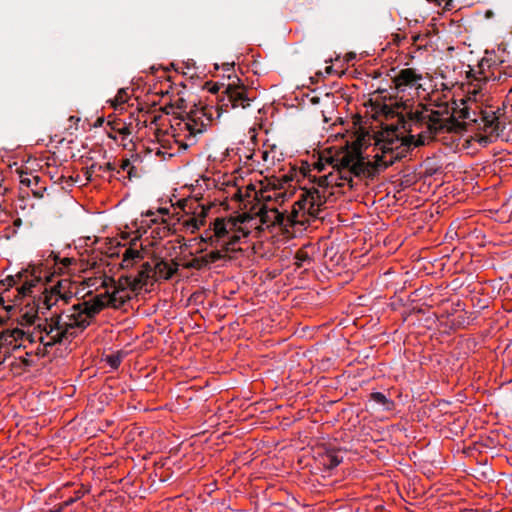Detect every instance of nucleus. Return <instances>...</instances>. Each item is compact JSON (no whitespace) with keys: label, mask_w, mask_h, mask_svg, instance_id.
<instances>
[{"label":"nucleus","mask_w":512,"mask_h":512,"mask_svg":"<svg viewBox=\"0 0 512 512\" xmlns=\"http://www.w3.org/2000/svg\"><path fill=\"white\" fill-rule=\"evenodd\" d=\"M148 257V249L142 243L139 249L134 243L125 249L121 260V268L128 270L129 273L122 276L118 282L107 276L87 278L85 280L87 287L95 290L101 287L104 291L65 310L56 325L51 324L50 330L41 336L40 344L43 348H37L36 353L44 355L47 347L63 339L74 337L85 329L103 308L107 306L119 308L132 298L134 292L154 281L168 280L178 270V264L174 261L168 262L156 255H153L149 261L146 260Z\"/></svg>","instance_id":"obj_1"},{"label":"nucleus","mask_w":512,"mask_h":512,"mask_svg":"<svg viewBox=\"0 0 512 512\" xmlns=\"http://www.w3.org/2000/svg\"><path fill=\"white\" fill-rule=\"evenodd\" d=\"M71 262L70 258L58 262L56 255L50 252L45 260L34 263V342L40 343L51 324L56 325L65 312L61 311V304H67L79 292L78 283L67 277L52 283L54 275L63 273Z\"/></svg>","instance_id":"obj_2"},{"label":"nucleus","mask_w":512,"mask_h":512,"mask_svg":"<svg viewBox=\"0 0 512 512\" xmlns=\"http://www.w3.org/2000/svg\"><path fill=\"white\" fill-rule=\"evenodd\" d=\"M404 127L408 136H400L396 130H387L375 143V167L385 169L400 159L406 151L414 146L424 145L437 134L450 131L454 127L452 114L448 108L438 110L418 107L408 112Z\"/></svg>","instance_id":"obj_3"},{"label":"nucleus","mask_w":512,"mask_h":512,"mask_svg":"<svg viewBox=\"0 0 512 512\" xmlns=\"http://www.w3.org/2000/svg\"><path fill=\"white\" fill-rule=\"evenodd\" d=\"M362 139L358 138L351 146L339 151L329 160L333 171L325 175L314 177L316 187L303 189L301 195L291 214V222H299V214L317 217L321 207L325 203L326 196L320 189L333 186H344L348 183L350 186L354 176H360L368 172L369 162L362 156Z\"/></svg>","instance_id":"obj_4"},{"label":"nucleus","mask_w":512,"mask_h":512,"mask_svg":"<svg viewBox=\"0 0 512 512\" xmlns=\"http://www.w3.org/2000/svg\"><path fill=\"white\" fill-rule=\"evenodd\" d=\"M484 94L481 89L470 88L467 96L462 100L463 107L459 109L458 116L466 123H475L479 129L483 130L485 136L480 138V142H487L488 137L498 135L501 127L500 110H494L492 107H483L482 99Z\"/></svg>","instance_id":"obj_5"},{"label":"nucleus","mask_w":512,"mask_h":512,"mask_svg":"<svg viewBox=\"0 0 512 512\" xmlns=\"http://www.w3.org/2000/svg\"><path fill=\"white\" fill-rule=\"evenodd\" d=\"M253 230H263L257 214L243 213L237 217L217 219L210 243L222 247L225 251H235L240 240L247 237Z\"/></svg>","instance_id":"obj_6"},{"label":"nucleus","mask_w":512,"mask_h":512,"mask_svg":"<svg viewBox=\"0 0 512 512\" xmlns=\"http://www.w3.org/2000/svg\"><path fill=\"white\" fill-rule=\"evenodd\" d=\"M213 118V109L204 106H195L185 116L172 125L173 136L184 148L196 143V137L202 134L210 125Z\"/></svg>","instance_id":"obj_7"},{"label":"nucleus","mask_w":512,"mask_h":512,"mask_svg":"<svg viewBox=\"0 0 512 512\" xmlns=\"http://www.w3.org/2000/svg\"><path fill=\"white\" fill-rule=\"evenodd\" d=\"M250 101L251 98L248 96L247 90L244 87L229 84L223 91V95L220 99L219 110L226 112L229 106L231 108H246L250 105Z\"/></svg>","instance_id":"obj_8"},{"label":"nucleus","mask_w":512,"mask_h":512,"mask_svg":"<svg viewBox=\"0 0 512 512\" xmlns=\"http://www.w3.org/2000/svg\"><path fill=\"white\" fill-rule=\"evenodd\" d=\"M422 81V74L413 68L402 69L393 79L398 92H408L409 94L411 91L417 92L419 89H422Z\"/></svg>","instance_id":"obj_9"},{"label":"nucleus","mask_w":512,"mask_h":512,"mask_svg":"<svg viewBox=\"0 0 512 512\" xmlns=\"http://www.w3.org/2000/svg\"><path fill=\"white\" fill-rule=\"evenodd\" d=\"M3 285L16 287L18 299L28 296L32 292V272L29 269H21L14 275L8 276L2 281Z\"/></svg>","instance_id":"obj_10"},{"label":"nucleus","mask_w":512,"mask_h":512,"mask_svg":"<svg viewBox=\"0 0 512 512\" xmlns=\"http://www.w3.org/2000/svg\"><path fill=\"white\" fill-rule=\"evenodd\" d=\"M256 214L263 229L277 225L286 226V221L289 220L276 206L263 205Z\"/></svg>","instance_id":"obj_11"},{"label":"nucleus","mask_w":512,"mask_h":512,"mask_svg":"<svg viewBox=\"0 0 512 512\" xmlns=\"http://www.w3.org/2000/svg\"><path fill=\"white\" fill-rule=\"evenodd\" d=\"M207 209L203 206H199L196 210L190 215L187 214L183 216L179 221L185 232L195 233L202 226H204L206 222Z\"/></svg>","instance_id":"obj_12"},{"label":"nucleus","mask_w":512,"mask_h":512,"mask_svg":"<svg viewBox=\"0 0 512 512\" xmlns=\"http://www.w3.org/2000/svg\"><path fill=\"white\" fill-rule=\"evenodd\" d=\"M370 401L383 411H391L394 408V402L381 392H373L370 395Z\"/></svg>","instance_id":"obj_13"},{"label":"nucleus","mask_w":512,"mask_h":512,"mask_svg":"<svg viewBox=\"0 0 512 512\" xmlns=\"http://www.w3.org/2000/svg\"><path fill=\"white\" fill-rule=\"evenodd\" d=\"M288 197V193L282 189H273L267 195H262L264 200L274 201L276 204L284 203Z\"/></svg>","instance_id":"obj_14"},{"label":"nucleus","mask_w":512,"mask_h":512,"mask_svg":"<svg viewBox=\"0 0 512 512\" xmlns=\"http://www.w3.org/2000/svg\"><path fill=\"white\" fill-rule=\"evenodd\" d=\"M130 98V92L128 89L126 88H122L120 89L116 96L114 97L113 100H111V105L115 108V109H118L119 107H121L123 104H125L128 99Z\"/></svg>","instance_id":"obj_15"},{"label":"nucleus","mask_w":512,"mask_h":512,"mask_svg":"<svg viewBox=\"0 0 512 512\" xmlns=\"http://www.w3.org/2000/svg\"><path fill=\"white\" fill-rule=\"evenodd\" d=\"M342 462V457H340L335 452H328L324 458V464L329 468L333 469L337 467Z\"/></svg>","instance_id":"obj_16"},{"label":"nucleus","mask_w":512,"mask_h":512,"mask_svg":"<svg viewBox=\"0 0 512 512\" xmlns=\"http://www.w3.org/2000/svg\"><path fill=\"white\" fill-rule=\"evenodd\" d=\"M121 171H126L128 175V179L131 180L134 177H137V173L135 170V167L132 166L129 159H124L120 165V169L117 170V173L119 174Z\"/></svg>","instance_id":"obj_17"},{"label":"nucleus","mask_w":512,"mask_h":512,"mask_svg":"<svg viewBox=\"0 0 512 512\" xmlns=\"http://www.w3.org/2000/svg\"><path fill=\"white\" fill-rule=\"evenodd\" d=\"M96 169H98L99 171H114L115 170L114 166L111 163H106L104 165L93 164L91 166V170L95 171Z\"/></svg>","instance_id":"obj_18"},{"label":"nucleus","mask_w":512,"mask_h":512,"mask_svg":"<svg viewBox=\"0 0 512 512\" xmlns=\"http://www.w3.org/2000/svg\"><path fill=\"white\" fill-rule=\"evenodd\" d=\"M108 363L112 368H117L120 364V357L119 356H109Z\"/></svg>","instance_id":"obj_19"},{"label":"nucleus","mask_w":512,"mask_h":512,"mask_svg":"<svg viewBox=\"0 0 512 512\" xmlns=\"http://www.w3.org/2000/svg\"><path fill=\"white\" fill-rule=\"evenodd\" d=\"M221 257H222L221 251H214V252H211V254H210V258L212 261H216V260L220 259Z\"/></svg>","instance_id":"obj_20"},{"label":"nucleus","mask_w":512,"mask_h":512,"mask_svg":"<svg viewBox=\"0 0 512 512\" xmlns=\"http://www.w3.org/2000/svg\"><path fill=\"white\" fill-rule=\"evenodd\" d=\"M20 184L25 186V187H29L31 185V180L28 177H23L21 175Z\"/></svg>","instance_id":"obj_21"},{"label":"nucleus","mask_w":512,"mask_h":512,"mask_svg":"<svg viewBox=\"0 0 512 512\" xmlns=\"http://www.w3.org/2000/svg\"><path fill=\"white\" fill-rule=\"evenodd\" d=\"M118 131H119V133H120L121 135H123V138H124L125 136L130 135V133H131V132H130L129 127H127V126H124V127L120 128Z\"/></svg>","instance_id":"obj_22"},{"label":"nucleus","mask_w":512,"mask_h":512,"mask_svg":"<svg viewBox=\"0 0 512 512\" xmlns=\"http://www.w3.org/2000/svg\"><path fill=\"white\" fill-rule=\"evenodd\" d=\"M307 258H308V255H307L306 253H304V252H299V253L297 254V259H298L299 261H304V260H306Z\"/></svg>","instance_id":"obj_23"},{"label":"nucleus","mask_w":512,"mask_h":512,"mask_svg":"<svg viewBox=\"0 0 512 512\" xmlns=\"http://www.w3.org/2000/svg\"><path fill=\"white\" fill-rule=\"evenodd\" d=\"M23 362H24L25 366H27V367L30 366V360L28 358H24Z\"/></svg>","instance_id":"obj_24"},{"label":"nucleus","mask_w":512,"mask_h":512,"mask_svg":"<svg viewBox=\"0 0 512 512\" xmlns=\"http://www.w3.org/2000/svg\"><path fill=\"white\" fill-rule=\"evenodd\" d=\"M14 225H16V226H20V225H21V219H20V218H17V219L14 221Z\"/></svg>","instance_id":"obj_25"},{"label":"nucleus","mask_w":512,"mask_h":512,"mask_svg":"<svg viewBox=\"0 0 512 512\" xmlns=\"http://www.w3.org/2000/svg\"><path fill=\"white\" fill-rule=\"evenodd\" d=\"M3 340H6V337L2 333H0V345L2 344Z\"/></svg>","instance_id":"obj_26"},{"label":"nucleus","mask_w":512,"mask_h":512,"mask_svg":"<svg viewBox=\"0 0 512 512\" xmlns=\"http://www.w3.org/2000/svg\"><path fill=\"white\" fill-rule=\"evenodd\" d=\"M33 180H34V185H36L39 182V177L38 176H34Z\"/></svg>","instance_id":"obj_27"},{"label":"nucleus","mask_w":512,"mask_h":512,"mask_svg":"<svg viewBox=\"0 0 512 512\" xmlns=\"http://www.w3.org/2000/svg\"><path fill=\"white\" fill-rule=\"evenodd\" d=\"M27 340L32 343V335H27Z\"/></svg>","instance_id":"obj_28"},{"label":"nucleus","mask_w":512,"mask_h":512,"mask_svg":"<svg viewBox=\"0 0 512 512\" xmlns=\"http://www.w3.org/2000/svg\"><path fill=\"white\" fill-rule=\"evenodd\" d=\"M4 304V299L2 296H0V305H3Z\"/></svg>","instance_id":"obj_29"},{"label":"nucleus","mask_w":512,"mask_h":512,"mask_svg":"<svg viewBox=\"0 0 512 512\" xmlns=\"http://www.w3.org/2000/svg\"><path fill=\"white\" fill-rule=\"evenodd\" d=\"M162 229H163V231H164V233H165V232H166V230H167V226H163V228H162Z\"/></svg>","instance_id":"obj_30"},{"label":"nucleus","mask_w":512,"mask_h":512,"mask_svg":"<svg viewBox=\"0 0 512 512\" xmlns=\"http://www.w3.org/2000/svg\"><path fill=\"white\" fill-rule=\"evenodd\" d=\"M40 463V460L34 461V465H38Z\"/></svg>","instance_id":"obj_31"},{"label":"nucleus","mask_w":512,"mask_h":512,"mask_svg":"<svg viewBox=\"0 0 512 512\" xmlns=\"http://www.w3.org/2000/svg\"><path fill=\"white\" fill-rule=\"evenodd\" d=\"M33 195H34V197H36L38 195L37 191H34Z\"/></svg>","instance_id":"obj_32"},{"label":"nucleus","mask_w":512,"mask_h":512,"mask_svg":"<svg viewBox=\"0 0 512 512\" xmlns=\"http://www.w3.org/2000/svg\"><path fill=\"white\" fill-rule=\"evenodd\" d=\"M189 267H196L194 263L190 264Z\"/></svg>","instance_id":"obj_33"},{"label":"nucleus","mask_w":512,"mask_h":512,"mask_svg":"<svg viewBox=\"0 0 512 512\" xmlns=\"http://www.w3.org/2000/svg\"><path fill=\"white\" fill-rule=\"evenodd\" d=\"M491 12H486V16L489 17Z\"/></svg>","instance_id":"obj_34"}]
</instances>
